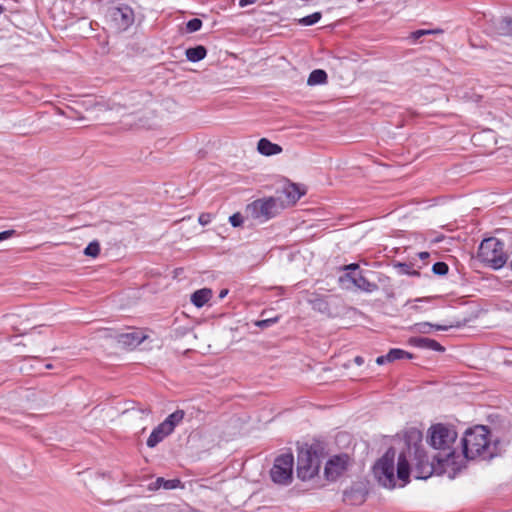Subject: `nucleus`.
Returning a JSON list of instances; mask_svg holds the SVG:
<instances>
[{
    "mask_svg": "<svg viewBox=\"0 0 512 512\" xmlns=\"http://www.w3.org/2000/svg\"><path fill=\"white\" fill-rule=\"evenodd\" d=\"M456 439L457 432L453 427L439 423L429 429L428 443L438 450L433 460L441 469L450 468L453 473L460 471L463 467V458L453 447Z\"/></svg>",
    "mask_w": 512,
    "mask_h": 512,
    "instance_id": "1",
    "label": "nucleus"
},
{
    "mask_svg": "<svg viewBox=\"0 0 512 512\" xmlns=\"http://www.w3.org/2000/svg\"><path fill=\"white\" fill-rule=\"evenodd\" d=\"M461 442L463 448L460 455L463 460H473L477 457L486 459L493 456L490 449V431L486 426L478 425L468 429Z\"/></svg>",
    "mask_w": 512,
    "mask_h": 512,
    "instance_id": "2",
    "label": "nucleus"
},
{
    "mask_svg": "<svg viewBox=\"0 0 512 512\" xmlns=\"http://www.w3.org/2000/svg\"><path fill=\"white\" fill-rule=\"evenodd\" d=\"M478 259L486 266L498 270L502 268L507 260V254L504 251V243L496 237H489L479 245Z\"/></svg>",
    "mask_w": 512,
    "mask_h": 512,
    "instance_id": "3",
    "label": "nucleus"
},
{
    "mask_svg": "<svg viewBox=\"0 0 512 512\" xmlns=\"http://www.w3.org/2000/svg\"><path fill=\"white\" fill-rule=\"evenodd\" d=\"M342 270L345 273L339 277L341 285L345 286L349 282L357 289L366 293H373L379 289V285L373 281V278L370 279L367 276L370 271L364 272L357 263L345 265L342 267Z\"/></svg>",
    "mask_w": 512,
    "mask_h": 512,
    "instance_id": "4",
    "label": "nucleus"
},
{
    "mask_svg": "<svg viewBox=\"0 0 512 512\" xmlns=\"http://www.w3.org/2000/svg\"><path fill=\"white\" fill-rule=\"evenodd\" d=\"M284 207L280 198L267 197L253 201L247 206L246 211L253 219L265 222L277 216Z\"/></svg>",
    "mask_w": 512,
    "mask_h": 512,
    "instance_id": "5",
    "label": "nucleus"
},
{
    "mask_svg": "<svg viewBox=\"0 0 512 512\" xmlns=\"http://www.w3.org/2000/svg\"><path fill=\"white\" fill-rule=\"evenodd\" d=\"M321 466V454L312 446L301 448L297 458V475L303 480H310L316 476Z\"/></svg>",
    "mask_w": 512,
    "mask_h": 512,
    "instance_id": "6",
    "label": "nucleus"
},
{
    "mask_svg": "<svg viewBox=\"0 0 512 512\" xmlns=\"http://www.w3.org/2000/svg\"><path fill=\"white\" fill-rule=\"evenodd\" d=\"M394 457L395 452L389 449L373 466V474L378 483L385 487L392 489L395 487L394 475Z\"/></svg>",
    "mask_w": 512,
    "mask_h": 512,
    "instance_id": "7",
    "label": "nucleus"
},
{
    "mask_svg": "<svg viewBox=\"0 0 512 512\" xmlns=\"http://www.w3.org/2000/svg\"><path fill=\"white\" fill-rule=\"evenodd\" d=\"M294 457L292 453H284L278 456L270 470V476L274 483L289 485L292 482Z\"/></svg>",
    "mask_w": 512,
    "mask_h": 512,
    "instance_id": "8",
    "label": "nucleus"
},
{
    "mask_svg": "<svg viewBox=\"0 0 512 512\" xmlns=\"http://www.w3.org/2000/svg\"><path fill=\"white\" fill-rule=\"evenodd\" d=\"M348 463L347 455H336L328 460L324 473L328 480H336L346 470Z\"/></svg>",
    "mask_w": 512,
    "mask_h": 512,
    "instance_id": "9",
    "label": "nucleus"
},
{
    "mask_svg": "<svg viewBox=\"0 0 512 512\" xmlns=\"http://www.w3.org/2000/svg\"><path fill=\"white\" fill-rule=\"evenodd\" d=\"M367 490L363 484H354L343 492V502L347 505L358 506L365 502Z\"/></svg>",
    "mask_w": 512,
    "mask_h": 512,
    "instance_id": "10",
    "label": "nucleus"
},
{
    "mask_svg": "<svg viewBox=\"0 0 512 512\" xmlns=\"http://www.w3.org/2000/svg\"><path fill=\"white\" fill-rule=\"evenodd\" d=\"M111 16L121 29L128 28L134 21V13L128 6L113 8Z\"/></svg>",
    "mask_w": 512,
    "mask_h": 512,
    "instance_id": "11",
    "label": "nucleus"
},
{
    "mask_svg": "<svg viewBox=\"0 0 512 512\" xmlns=\"http://www.w3.org/2000/svg\"><path fill=\"white\" fill-rule=\"evenodd\" d=\"M450 468H446L445 470L441 469L436 462V464L429 463L428 461L424 462L423 460H419L418 463L414 467V474L417 479H427L434 472L446 473Z\"/></svg>",
    "mask_w": 512,
    "mask_h": 512,
    "instance_id": "12",
    "label": "nucleus"
},
{
    "mask_svg": "<svg viewBox=\"0 0 512 512\" xmlns=\"http://www.w3.org/2000/svg\"><path fill=\"white\" fill-rule=\"evenodd\" d=\"M144 339L145 335L141 331H131L118 335V343L128 348L140 345Z\"/></svg>",
    "mask_w": 512,
    "mask_h": 512,
    "instance_id": "13",
    "label": "nucleus"
},
{
    "mask_svg": "<svg viewBox=\"0 0 512 512\" xmlns=\"http://www.w3.org/2000/svg\"><path fill=\"white\" fill-rule=\"evenodd\" d=\"M170 434L171 432L162 423H160L157 427L153 429V431L151 432L150 436L147 439L146 444L149 448H153Z\"/></svg>",
    "mask_w": 512,
    "mask_h": 512,
    "instance_id": "14",
    "label": "nucleus"
},
{
    "mask_svg": "<svg viewBox=\"0 0 512 512\" xmlns=\"http://www.w3.org/2000/svg\"><path fill=\"white\" fill-rule=\"evenodd\" d=\"M410 343L419 348L430 349L433 351L443 352L445 348L436 340L426 337H412Z\"/></svg>",
    "mask_w": 512,
    "mask_h": 512,
    "instance_id": "15",
    "label": "nucleus"
},
{
    "mask_svg": "<svg viewBox=\"0 0 512 512\" xmlns=\"http://www.w3.org/2000/svg\"><path fill=\"white\" fill-rule=\"evenodd\" d=\"M257 150L262 155L272 156L281 153L282 147L278 144L272 143L266 138H261L258 141Z\"/></svg>",
    "mask_w": 512,
    "mask_h": 512,
    "instance_id": "16",
    "label": "nucleus"
},
{
    "mask_svg": "<svg viewBox=\"0 0 512 512\" xmlns=\"http://www.w3.org/2000/svg\"><path fill=\"white\" fill-rule=\"evenodd\" d=\"M409 475L410 467L408 460L406 456L403 453H401L398 457L397 462V478L403 482L401 486H404L408 482Z\"/></svg>",
    "mask_w": 512,
    "mask_h": 512,
    "instance_id": "17",
    "label": "nucleus"
},
{
    "mask_svg": "<svg viewBox=\"0 0 512 512\" xmlns=\"http://www.w3.org/2000/svg\"><path fill=\"white\" fill-rule=\"evenodd\" d=\"M212 295V290L209 288L196 290L191 295V303L197 308H201L211 299Z\"/></svg>",
    "mask_w": 512,
    "mask_h": 512,
    "instance_id": "18",
    "label": "nucleus"
},
{
    "mask_svg": "<svg viewBox=\"0 0 512 512\" xmlns=\"http://www.w3.org/2000/svg\"><path fill=\"white\" fill-rule=\"evenodd\" d=\"M455 326L456 325H454L452 323L440 325V324H431L429 322H421V323H416L414 325V329H415V331H417L419 333L427 334V333H430L432 329H435L437 331H447L450 328L455 327Z\"/></svg>",
    "mask_w": 512,
    "mask_h": 512,
    "instance_id": "19",
    "label": "nucleus"
},
{
    "mask_svg": "<svg viewBox=\"0 0 512 512\" xmlns=\"http://www.w3.org/2000/svg\"><path fill=\"white\" fill-rule=\"evenodd\" d=\"M185 412L184 410H176L173 413H171L163 422L162 424L172 433L175 429V427L182 422L184 419Z\"/></svg>",
    "mask_w": 512,
    "mask_h": 512,
    "instance_id": "20",
    "label": "nucleus"
},
{
    "mask_svg": "<svg viewBox=\"0 0 512 512\" xmlns=\"http://www.w3.org/2000/svg\"><path fill=\"white\" fill-rule=\"evenodd\" d=\"M181 486V481L179 479H170L166 480L162 477H158L154 483L151 484L150 489H159L164 488L166 490L176 489Z\"/></svg>",
    "mask_w": 512,
    "mask_h": 512,
    "instance_id": "21",
    "label": "nucleus"
},
{
    "mask_svg": "<svg viewBox=\"0 0 512 512\" xmlns=\"http://www.w3.org/2000/svg\"><path fill=\"white\" fill-rule=\"evenodd\" d=\"M326 82L327 73L322 69L313 70L307 79V85L309 86L322 85Z\"/></svg>",
    "mask_w": 512,
    "mask_h": 512,
    "instance_id": "22",
    "label": "nucleus"
},
{
    "mask_svg": "<svg viewBox=\"0 0 512 512\" xmlns=\"http://www.w3.org/2000/svg\"><path fill=\"white\" fill-rule=\"evenodd\" d=\"M206 53L204 46H196L186 50V57L191 62H198L205 58Z\"/></svg>",
    "mask_w": 512,
    "mask_h": 512,
    "instance_id": "23",
    "label": "nucleus"
},
{
    "mask_svg": "<svg viewBox=\"0 0 512 512\" xmlns=\"http://www.w3.org/2000/svg\"><path fill=\"white\" fill-rule=\"evenodd\" d=\"M284 193L288 199L289 204L296 203V201H298L303 194L296 184H289L286 186L284 188Z\"/></svg>",
    "mask_w": 512,
    "mask_h": 512,
    "instance_id": "24",
    "label": "nucleus"
},
{
    "mask_svg": "<svg viewBox=\"0 0 512 512\" xmlns=\"http://www.w3.org/2000/svg\"><path fill=\"white\" fill-rule=\"evenodd\" d=\"M58 111L60 114L70 119H84L83 113L74 106L66 105L64 108H58Z\"/></svg>",
    "mask_w": 512,
    "mask_h": 512,
    "instance_id": "25",
    "label": "nucleus"
},
{
    "mask_svg": "<svg viewBox=\"0 0 512 512\" xmlns=\"http://www.w3.org/2000/svg\"><path fill=\"white\" fill-rule=\"evenodd\" d=\"M412 357L411 353L399 348H393L387 353L388 362L400 359H411Z\"/></svg>",
    "mask_w": 512,
    "mask_h": 512,
    "instance_id": "26",
    "label": "nucleus"
},
{
    "mask_svg": "<svg viewBox=\"0 0 512 512\" xmlns=\"http://www.w3.org/2000/svg\"><path fill=\"white\" fill-rule=\"evenodd\" d=\"M443 33L442 29H420L412 32L409 36L413 41L418 40L422 36L425 35H435V34H441Z\"/></svg>",
    "mask_w": 512,
    "mask_h": 512,
    "instance_id": "27",
    "label": "nucleus"
},
{
    "mask_svg": "<svg viewBox=\"0 0 512 512\" xmlns=\"http://www.w3.org/2000/svg\"><path fill=\"white\" fill-rule=\"evenodd\" d=\"M498 31L503 35H512V18H503L500 20Z\"/></svg>",
    "mask_w": 512,
    "mask_h": 512,
    "instance_id": "28",
    "label": "nucleus"
},
{
    "mask_svg": "<svg viewBox=\"0 0 512 512\" xmlns=\"http://www.w3.org/2000/svg\"><path fill=\"white\" fill-rule=\"evenodd\" d=\"M100 253V244L97 241L90 242L84 249V254L90 257H97Z\"/></svg>",
    "mask_w": 512,
    "mask_h": 512,
    "instance_id": "29",
    "label": "nucleus"
},
{
    "mask_svg": "<svg viewBox=\"0 0 512 512\" xmlns=\"http://www.w3.org/2000/svg\"><path fill=\"white\" fill-rule=\"evenodd\" d=\"M321 19V13L315 12L311 15L305 16L299 20V23L304 26H311L316 24Z\"/></svg>",
    "mask_w": 512,
    "mask_h": 512,
    "instance_id": "30",
    "label": "nucleus"
},
{
    "mask_svg": "<svg viewBox=\"0 0 512 512\" xmlns=\"http://www.w3.org/2000/svg\"><path fill=\"white\" fill-rule=\"evenodd\" d=\"M449 267L445 262H436L432 267V271L434 274L443 276L448 273Z\"/></svg>",
    "mask_w": 512,
    "mask_h": 512,
    "instance_id": "31",
    "label": "nucleus"
},
{
    "mask_svg": "<svg viewBox=\"0 0 512 512\" xmlns=\"http://www.w3.org/2000/svg\"><path fill=\"white\" fill-rule=\"evenodd\" d=\"M370 276L373 278V281L376 283H380L382 286L386 287L390 282V278L380 272H369Z\"/></svg>",
    "mask_w": 512,
    "mask_h": 512,
    "instance_id": "32",
    "label": "nucleus"
},
{
    "mask_svg": "<svg viewBox=\"0 0 512 512\" xmlns=\"http://www.w3.org/2000/svg\"><path fill=\"white\" fill-rule=\"evenodd\" d=\"M202 27V21L198 18H193L186 23V30L189 33L196 32Z\"/></svg>",
    "mask_w": 512,
    "mask_h": 512,
    "instance_id": "33",
    "label": "nucleus"
},
{
    "mask_svg": "<svg viewBox=\"0 0 512 512\" xmlns=\"http://www.w3.org/2000/svg\"><path fill=\"white\" fill-rule=\"evenodd\" d=\"M229 222L233 227H239L243 224V216L240 213H234L229 217Z\"/></svg>",
    "mask_w": 512,
    "mask_h": 512,
    "instance_id": "34",
    "label": "nucleus"
},
{
    "mask_svg": "<svg viewBox=\"0 0 512 512\" xmlns=\"http://www.w3.org/2000/svg\"><path fill=\"white\" fill-rule=\"evenodd\" d=\"M278 321V318L275 317V318H269V319H264V320H259L257 321L255 324L256 326H258L259 328H267L269 326H271L272 324L276 323Z\"/></svg>",
    "mask_w": 512,
    "mask_h": 512,
    "instance_id": "35",
    "label": "nucleus"
},
{
    "mask_svg": "<svg viewBox=\"0 0 512 512\" xmlns=\"http://www.w3.org/2000/svg\"><path fill=\"white\" fill-rule=\"evenodd\" d=\"M311 302L313 304L314 309H318L320 311L327 309V303L321 298H316L315 300H313Z\"/></svg>",
    "mask_w": 512,
    "mask_h": 512,
    "instance_id": "36",
    "label": "nucleus"
},
{
    "mask_svg": "<svg viewBox=\"0 0 512 512\" xmlns=\"http://www.w3.org/2000/svg\"><path fill=\"white\" fill-rule=\"evenodd\" d=\"M212 221V215L210 213H202L198 217V222L202 226L208 225Z\"/></svg>",
    "mask_w": 512,
    "mask_h": 512,
    "instance_id": "37",
    "label": "nucleus"
},
{
    "mask_svg": "<svg viewBox=\"0 0 512 512\" xmlns=\"http://www.w3.org/2000/svg\"><path fill=\"white\" fill-rule=\"evenodd\" d=\"M399 268L401 269V272L404 274H410V275H419V272L417 271H410V266L404 263H400Z\"/></svg>",
    "mask_w": 512,
    "mask_h": 512,
    "instance_id": "38",
    "label": "nucleus"
},
{
    "mask_svg": "<svg viewBox=\"0 0 512 512\" xmlns=\"http://www.w3.org/2000/svg\"><path fill=\"white\" fill-rule=\"evenodd\" d=\"M14 235H16V231L13 229L2 231L0 232V241L6 240Z\"/></svg>",
    "mask_w": 512,
    "mask_h": 512,
    "instance_id": "39",
    "label": "nucleus"
},
{
    "mask_svg": "<svg viewBox=\"0 0 512 512\" xmlns=\"http://www.w3.org/2000/svg\"><path fill=\"white\" fill-rule=\"evenodd\" d=\"M132 410L137 411L138 413H140L141 417L149 416L151 414L150 407H137V408H133Z\"/></svg>",
    "mask_w": 512,
    "mask_h": 512,
    "instance_id": "40",
    "label": "nucleus"
},
{
    "mask_svg": "<svg viewBox=\"0 0 512 512\" xmlns=\"http://www.w3.org/2000/svg\"><path fill=\"white\" fill-rule=\"evenodd\" d=\"M256 2H257V0H239V6L246 7V6L254 4Z\"/></svg>",
    "mask_w": 512,
    "mask_h": 512,
    "instance_id": "41",
    "label": "nucleus"
},
{
    "mask_svg": "<svg viewBox=\"0 0 512 512\" xmlns=\"http://www.w3.org/2000/svg\"><path fill=\"white\" fill-rule=\"evenodd\" d=\"M385 362H388L387 354L377 357L376 363L379 365L384 364Z\"/></svg>",
    "mask_w": 512,
    "mask_h": 512,
    "instance_id": "42",
    "label": "nucleus"
},
{
    "mask_svg": "<svg viewBox=\"0 0 512 512\" xmlns=\"http://www.w3.org/2000/svg\"><path fill=\"white\" fill-rule=\"evenodd\" d=\"M433 300V297H425V298H417L414 301L415 302H430Z\"/></svg>",
    "mask_w": 512,
    "mask_h": 512,
    "instance_id": "43",
    "label": "nucleus"
},
{
    "mask_svg": "<svg viewBox=\"0 0 512 512\" xmlns=\"http://www.w3.org/2000/svg\"><path fill=\"white\" fill-rule=\"evenodd\" d=\"M429 256H430V254L428 252H420L419 253V257L422 260H426L427 258H429Z\"/></svg>",
    "mask_w": 512,
    "mask_h": 512,
    "instance_id": "44",
    "label": "nucleus"
},
{
    "mask_svg": "<svg viewBox=\"0 0 512 512\" xmlns=\"http://www.w3.org/2000/svg\"><path fill=\"white\" fill-rule=\"evenodd\" d=\"M227 294H228V290L227 289H223L219 293V298L223 299L224 297H226Z\"/></svg>",
    "mask_w": 512,
    "mask_h": 512,
    "instance_id": "45",
    "label": "nucleus"
},
{
    "mask_svg": "<svg viewBox=\"0 0 512 512\" xmlns=\"http://www.w3.org/2000/svg\"><path fill=\"white\" fill-rule=\"evenodd\" d=\"M363 362H364V360L361 356L355 357V363H357L358 365L363 364Z\"/></svg>",
    "mask_w": 512,
    "mask_h": 512,
    "instance_id": "46",
    "label": "nucleus"
},
{
    "mask_svg": "<svg viewBox=\"0 0 512 512\" xmlns=\"http://www.w3.org/2000/svg\"><path fill=\"white\" fill-rule=\"evenodd\" d=\"M4 7L2 5H0V15L4 12Z\"/></svg>",
    "mask_w": 512,
    "mask_h": 512,
    "instance_id": "47",
    "label": "nucleus"
},
{
    "mask_svg": "<svg viewBox=\"0 0 512 512\" xmlns=\"http://www.w3.org/2000/svg\"><path fill=\"white\" fill-rule=\"evenodd\" d=\"M46 368L50 369V368H52V365L51 364H47Z\"/></svg>",
    "mask_w": 512,
    "mask_h": 512,
    "instance_id": "48",
    "label": "nucleus"
}]
</instances>
